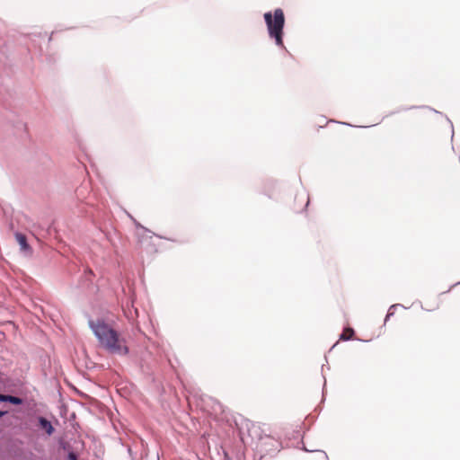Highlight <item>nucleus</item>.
<instances>
[{
	"label": "nucleus",
	"instance_id": "nucleus-1",
	"mask_svg": "<svg viewBox=\"0 0 460 460\" xmlns=\"http://www.w3.org/2000/svg\"><path fill=\"white\" fill-rule=\"evenodd\" d=\"M88 325L100 344L109 352L120 356L128 353V347L120 344L117 331L105 323L102 318H98L96 321L90 319Z\"/></svg>",
	"mask_w": 460,
	"mask_h": 460
},
{
	"label": "nucleus",
	"instance_id": "nucleus-2",
	"mask_svg": "<svg viewBox=\"0 0 460 460\" xmlns=\"http://www.w3.org/2000/svg\"><path fill=\"white\" fill-rule=\"evenodd\" d=\"M263 19L269 38L274 40L278 48L285 49L284 28L286 20L284 11L281 8H276L273 12H266L263 14Z\"/></svg>",
	"mask_w": 460,
	"mask_h": 460
},
{
	"label": "nucleus",
	"instance_id": "nucleus-3",
	"mask_svg": "<svg viewBox=\"0 0 460 460\" xmlns=\"http://www.w3.org/2000/svg\"><path fill=\"white\" fill-rule=\"evenodd\" d=\"M39 427L46 432L48 436H51L55 432V428L51 421L43 416L37 419Z\"/></svg>",
	"mask_w": 460,
	"mask_h": 460
},
{
	"label": "nucleus",
	"instance_id": "nucleus-4",
	"mask_svg": "<svg viewBox=\"0 0 460 460\" xmlns=\"http://www.w3.org/2000/svg\"><path fill=\"white\" fill-rule=\"evenodd\" d=\"M128 217L133 221L135 226L137 228V229H141L143 230L145 233H148L150 234V238L152 236H156L160 239H165V240H169V241H172V242H175L174 239H171V238H168V237H165V236H163V235H160V234H155L153 233L150 229L146 228V226H144L143 225H141L138 221H137L130 214L128 213Z\"/></svg>",
	"mask_w": 460,
	"mask_h": 460
},
{
	"label": "nucleus",
	"instance_id": "nucleus-5",
	"mask_svg": "<svg viewBox=\"0 0 460 460\" xmlns=\"http://www.w3.org/2000/svg\"><path fill=\"white\" fill-rule=\"evenodd\" d=\"M15 238H16V241L18 242L22 251H23V252L31 251V246L28 243L27 238L23 234L16 233Z\"/></svg>",
	"mask_w": 460,
	"mask_h": 460
},
{
	"label": "nucleus",
	"instance_id": "nucleus-6",
	"mask_svg": "<svg viewBox=\"0 0 460 460\" xmlns=\"http://www.w3.org/2000/svg\"><path fill=\"white\" fill-rule=\"evenodd\" d=\"M270 445L272 447V450L274 451H279V447H280V443L278 441V440H275L270 437H267L265 438V441L262 442V445L266 446V445ZM266 451H270L271 450V448H265Z\"/></svg>",
	"mask_w": 460,
	"mask_h": 460
},
{
	"label": "nucleus",
	"instance_id": "nucleus-7",
	"mask_svg": "<svg viewBox=\"0 0 460 460\" xmlns=\"http://www.w3.org/2000/svg\"><path fill=\"white\" fill-rule=\"evenodd\" d=\"M9 402L13 405H22L23 403V399L19 396H15V395L5 394V402Z\"/></svg>",
	"mask_w": 460,
	"mask_h": 460
},
{
	"label": "nucleus",
	"instance_id": "nucleus-8",
	"mask_svg": "<svg viewBox=\"0 0 460 460\" xmlns=\"http://www.w3.org/2000/svg\"><path fill=\"white\" fill-rule=\"evenodd\" d=\"M399 306H403V305L401 304H394L389 307L387 314L385 315V318L384 324H385L387 323V321L390 319V317H392L394 314V309Z\"/></svg>",
	"mask_w": 460,
	"mask_h": 460
},
{
	"label": "nucleus",
	"instance_id": "nucleus-9",
	"mask_svg": "<svg viewBox=\"0 0 460 460\" xmlns=\"http://www.w3.org/2000/svg\"><path fill=\"white\" fill-rule=\"evenodd\" d=\"M350 332L349 335L346 334L345 332H342L340 334V340L341 341H350L352 338H353V335H354V330L352 328H349L348 329Z\"/></svg>",
	"mask_w": 460,
	"mask_h": 460
},
{
	"label": "nucleus",
	"instance_id": "nucleus-10",
	"mask_svg": "<svg viewBox=\"0 0 460 460\" xmlns=\"http://www.w3.org/2000/svg\"><path fill=\"white\" fill-rule=\"evenodd\" d=\"M68 460H77V455L74 451H69L67 454Z\"/></svg>",
	"mask_w": 460,
	"mask_h": 460
},
{
	"label": "nucleus",
	"instance_id": "nucleus-11",
	"mask_svg": "<svg viewBox=\"0 0 460 460\" xmlns=\"http://www.w3.org/2000/svg\"><path fill=\"white\" fill-rule=\"evenodd\" d=\"M411 109H417V106H411V107H407V108H401L398 111H396V112H400L402 111H408V110H411ZM393 114H395V111H393Z\"/></svg>",
	"mask_w": 460,
	"mask_h": 460
},
{
	"label": "nucleus",
	"instance_id": "nucleus-12",
	"mask_svg": "<svg viewBox=\"0 0 460 460\" xmlns=\"http://www.w3.org/2000/svg\"><path fill=\"white\" fill-rule=\"evenodd\" d=\"M417 108H426V109H429V110H430V111H434L435 113H439V114H441V112H439V111H436L435 109H432V108H430V107H429V106H417Z\"/></svg>",
	"mask_w": 460,
	"mask_h": 460
},
{
	"label": "nucleus",
	"instance_id": "nucleus-13",
	"mask_svg": "<svg viewBox=\"0 0 460 460\" xmlns=\"http://www.w3.org/2000/svg\"><path fill=\"white\" fill-rule=\"evenodd\" d=\"M447 120L448 121V123L450 124V127H451V128H452L451 138L453 139V137H454V127H453V123H452V121H451L448 118H447Z\"/></svg>",
	"mask_w": 460,
	"mask_h": 460
},
{
	"label": "nucleus",
	"instance_id": "nucleus-14",
	"mask_svg": "<svg viewBox=\"0 0 460 460\" xmlns=\"http://www.w3.org/2000/svg\"><path fill=\"white\" fill-rule=\"evenodd\" d=\"M458 285H460V281L450 286V288L446 291V293L450 292L453 288H455L456 286H458ZM442 294H445V292H443Z\"/></svg>",
	"mask_w": 460,
	"mask_h": 460
},
{
	"label": "nucleus",
	"instance_id": "nucleus-15",
	"mask_svg": "<svg viewBox=\"0 0 460 460\" xmlns=\"http://www.w3.org/2000/svg\"><path fill=\"white\" fill-rule=\"evenodd\" d=\"M7 414L6 411H0V419Z\"/></svg>",
	"mask_w": 460,
	"mask_h": 460
},
{
	"label": "nucleus",
	"instance_id": "nucleus-16",
	"mask_svg": "<svg viewBox=\"0 0 460 460\" xmlns=\"http://www.w3.org/2000/svg\"><path fill=\"white\" fill-rule=\"evenodd\" d=\"M0 402H5V394H0Z\"/></svg>",
	"mask_w": 460,
	"mask_h": 460
},
{
	"label": "nucleus",
	"instance_id": "nucleus-17",
	"mask_svg": "<svg viewBox=\"0 0 460 460\" xmlns=\"http://www.w3.org/2000/svg\"><path fill=\"white\" fill-rule=\"evenodd\" d=\"M303 450L305 452H314L315 451L314 449H308L305 447H303Z\"/></svg>",
	"mask_w": 460,
	"mask_h": 460
},
{
	"label": "nucleus",
	"instance_id": "nucleus-18",
	"mask_svg": "<svg viewBox=\"0 0 460 460\" xmlns=\"http://www.w3.org/2000/svg\"><path fill=\"white\" fill-rule=\"evenodd\" d=\"M323 454H324V456H325L326 458H328L327 454L325 453V451H323Z\"/></svg>",
	"mask_w": 460,
	"mask_h": 460
},
{
	"label": "nucleus",
	"instance_id": "nucleus-19",
	"mask_svg": "<svg viewBox=\"0 0 460 460\" xmlns=\"http://www.w3.org/2000/svg\"><path fill=\"white\" fill-rule=\"evenodd\" d=\"M323 454H324V456H325L326 458H328L327 454L325 453V451H323Z\"/></svg>",
	"mask_w": 460,
	"mask_h": 460
},
{
	"label": "nucleus",
	"instance_id": "nucleus-20",
	"mask_svg": "<svg viewBox=\"0 0 460 460\" xmlns=\"http://www.w3.org/2000/svg\"><path fill=\"white\" fill-rule=\"evenodd\" d=\"M323 384H324V385H323V387H324V386L326 385V380H325V379H324V381H323Z\"/></svg>",
	"mask_w": 460,
	"mask_h": 460
}]
</instances>
